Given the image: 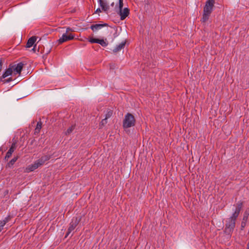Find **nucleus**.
<instances>
[{
  "mask_svg": "<svg viewBox=\"0 0 249 249\" xmlns=\"http://www.w3.org/2000/svg\"><path fill=\"white\" fill-rule=\"evenodd\" d=\"M2 60H0V71L2 70Z\"/></svg>",
  "mask_w": 249,
  "mask_h": 249,
  "instance_id": "cd10ccee",
  "label": "nucleus"
},
{
  "mask_svg": "<svg viewBox=\"0 0 249 249\" xmlns=\"http://www.w3.org/2000/svg\"><path fill=\"white\" fill-rule=\"evenodd\" d=\"M123 0H119V9L122 10L123 7Z\"/></svg>",
  "mask_w": 249,
  "mask_h": 249,
  "instance_id": "a878e982",
  "label": "nucleus"
},
{
  "mask_svg": "<svg viewBox=\"0 0 249 249\" xmlns=\"http://www.w3.org/2000/svg\"><path fill=\"white\" fill-rule=\"evenodd\" d=\"M249 215V208H248L244 212V216L243 218V221L241 222V229L243 230L246 225V222L248 219V216Z\"/></svg>",
  "mask_w": 249,
  "mask_h": 249,
  "instance_id": "1a4fd4ad",
  "label": "nucleus"
},
{
  "mask_svg": "<svg viewBox=\"0 0 249 249\" xmlns=\"http://www.w3.org/2000/svg\"><path fill=\"white\" fill-rule=\"evenodd\" d=\"M125 43V41L121 42L120 44L116 46V47L113 49V52L114 53H116L121 51L122 49H123L124 47Z\"/></svg>",
  "mask_w": 249,
  "mask_h": 249,
  "instance_id": "4468645a",
  "label": "nucleus"
},
{
  "mask_svg": "<svg viewBox=\"0 0 249 249\" xmlns=\"http://www.w3.org/2000/svg\"><path fill=\"white\" fill-rule=\"evenodd\" d=\"M74 37V36L72 34L67 35V33L63 34L61 37L58 40L59 43H62L69 40H72Z\"/></svg>",
  "mask_w": 249,
  "mask_h": 249,
  "instance_id": "0eeeda50",
  "label": "nucleus"
},
{
  "mask_svg": "<svg viewBox=\"0 0 249 249\" xmlns=\"http://www.w3.org/2000/svg\"><path fill=\"white\" fill-rule=\"evenodd\" d=\"M12 67L10 66V65L9 66V67L6 70V71H4V72L2 75L1 77L3 79L5 78L6 77L11 75L13 73L12 70Z\"/></svg>",
  "mask_w": 249,
  "mask_h": 249,
  "instance_id": "ddd939ff",
  "label": "nucleus"
},
{
  "mask_svg": "<svg viewBox=\"0 0 249 249\" xmlns=\"http://www.w3.org/2000/svg\"><path fill=\"white\" fill-rule=\"evenodd\" d=\"M98 2L103 11L107 12L109 10V6L106 0H99Z\"/></svg>",
  "mask_w": 249,
  "mask_h": 249,
  "instance_id": "6e6552de",
  "label": "nucleus"
},
{
  "mask_svg": "<svg viewBox=\"0 0 249 249\" xmlns=\"http://www.w3.org/2000/svg\"><path fill=\"white\" fill-rule=\"evenodd\" d=\"M70 31H71V29L70 27L67 28L66 33H68Z\"/></svg>",
  "mask_w": 249,
  "mask_h": 249,
  "instance_id": "c756f323",
  "label": "nucleus"
},
{
  "mask_svg": "<svg viewBox=\"0 0 249 249\" xmlns=\"http://www.w3.org/2000/svg\"><path fill=\"white\" fill-rule=\"evenodd\" d=\"M81 221V218L78 217H73L70 224L67 233L66 235V237L69 235V234L74 230L76 226L78 225L80 221Z\"/></svg>",
  "mask_w": 249,
  "mask_h": 249,
  "instance_id": "39448f33",
  "label": "nucleus"
},
{
  "mask_svg": "<svg viewBox=\"0 0 249 249\" xmlns=\"http://www.w3.org/2000/svg\"><path fill=\"white\" fill-rule=\"evenodd\" d=\"M101 12V9L99 8H97L96 9V10L95 11V13H99V12Z\"/></svg>",
  "mask_w": 249,
  "mask_h": 249,
  "instance_id": "c85d7f7f",
  "label": "nucleus"
},
{
  "mask_svg": "<svg viewBox=\"0 0 249 249\" xmlns=\"http://www.w3.org/2000/svg\"><path fill=\"white\" fill-rule=\"evenodd\" d=\"M12 153L7 151L6 153V156L5 157V160H8L10 157H11Z\"/></svg>",
  "mask_w": 249,
  "mask_h": 249,
  "instance_id": "393cba45",
  "label": "nucleus"
},
{
  "mask_svg": "<svg viewBox=\"0 0 249 249\" xmlns=\"http://www.w3.org/2000/svg\"><path fill=\"white\" fill-rule=\"evenodd\" d=\"M42 122L41 121H39L37 123L36 126L34 131L35 135H37L39 133L42 128Z\"/></svg>",
  "mask_w": 249,
  "mask_h": 249,
  "instance_id": "2eb2a0df",
  "label": "nucleus"
},
{
  "mask_svg": "<svg viewBox=\"0 0 249 249\" xmlns=\"http://www.w3.org/2000/svg\"><path fill=\"white\" fill-rule=\"evenodd\" d=\"M50 158L51 156L49 155H44L41 157L40 159L35 161L33 164L29 165L26 169V172H30L34 171L39 166L44 164Z\"/></svg>",
  "mask_w": 249,
  "mask_h": 249,
  "instance_id": "7ed1b4c3",
  "label": "nucleus"
},
{
  "mask_svg": "<svg viewBox=\"0 0 249 249\" xmlns=\"http://www.w3.org/2000/svg\"><path fill=\"white\" fill-rule=\"evenodd\" d=\"M3 79V78H2V77H1H1H0V82H2V79Z\"/></svg>",
  "mask_w": 249,
  "mask_h": 249,
  "instance_id": "7c9ffc66",
  "label": "nucleus"
},
{
  "mask_svg": "<svg viewBox=\"0 0 249 249\" xmlns=\"http://www.w3.org/2000/svg\"><path fill=\"white\" fill-rule=\"evenodd\" d=\"M242 206L243 203L241 201L238 202L234 213L230 217L226 220L224 230L226 234L230 235L232 232L235 228V221L242 209Z\"/></svg>",
  "mask_w": 249,
  "mask_h": 249,
  "instance_id": "f257e3e1",
  "label": "nucleus"
},
{
  "mask_svg": "<svg viewBox=\"0 0 249 249\" xmlns=\"http://www.w3.org/2000/svg\"><path fill=\"white\" fill-rule=\"evenodd\" d=\"M18 157L13 158L6 165V167L11 168L18 159Z\"/></svg>",
  "mask_w": 249,
  "mask_h": 249,
  "instance_id": "dca6fc26",
  "label": "nucleus"
},
{
  "mask_svg": "<svg viewBox=\"0 0 249 249\" xmlns=\"http://www.w3.org/2000/svg\"><path fill=\"white\" fill-rule=\"evenodd\" d=\"M99 40V39L91 38L89 39V42H90L91 43H98Z\"/></svg>",
  "mask_w": 249,
  "mask_h": 249,
  "instance_id": "4be33fe9",
  "label": "nucleus"
},
{
  "mask_svg": "<svg viewBox=\"0 0 249 249\" xmlns=\"http://www.w3.org/2000/svg\"><path fill=\"white\" fill-rule=\"evenodd\" d=\"M215 0H207L203 8V16L201 19L202 22H206L213 11Z\"/></svg>",
  "mask_w": 249,
  "mask_h": 249,
  "instance_id": "f03ea898",
  "label": "nucleus"
},
{
  "mask_svg": "<svg viewBox=\"0 0 249 249\" xmlns=\"http://www.w3.org/2000/svg\"><path fill=\"white\" fill-rule=\"evenodd\" d=\"M129 14V9L127 8H125L123 11L120 10L119 15L120 16V19L124 20Z\"/></svg>",
  "mask_w": 249,
  "mask_h": 249,
  "instance_id": "9d476101",
  "label": "nucleus"
},
{
  "mask_svg": "<svg viewBox=\"0 0 249 249\" xmlns=\"http://www.w3.org/2000/svg\"><path fill=\"white\" fill-rule=\"evenodd\" d=\"M13 80V78L12 77H10V78H8V79H5V78L3 79L2 80V82L3 84H5L6 83H9Z\"/></svg>",
  "mask_w": 249,
  "mask_h": 249,
  "instance_id": "5701e85b",
  "label": "nucleus"
},
{
  "mask_svg": "<svg viewBox=\"0 0 249 249\" xmlns=\"http://www.w3.org/2000/svg\"><path fill=\"white\" fill-rule=\"evenodd\" d=\"M107 24L106 23L104 24H96L91 25L90 29L93 31L96 32L101 29L102 28L107 26Z\"/></svg>",
  "mask_w": 249,
  "mask_h": 249,
  "instance_id": "9b49d317",
  "label": "nucleus"
},
{
  "mask_svg": "<svg viewBox=\"0 0 249 249\" xmlns=\"http://www.w3.org/2000/svg\"><path fill=\"white\" fill-rule=\"evenodd\" d=\"M98 44H100L103 47H106L108 45L107 42L104 39H99Z\"/></svg>",
  "mask_w": 249,
  "mask_h": 249,
  "instance_id": "6ab92c4d",
  "label": "nucleus"
},
{
  "mask_svg": "<svg viewBox=\"0 0 249 249\" xmlns=\"http://www.w3.org/2000/svg\"><path fill=\"white\" fill-rule=\"evenodd\" d=\"M3 227H4V226L0 222V232L3 230Z\"/></svg>",
  "mask_w": 249,
  "mask_h": 249,
  "instance_id": "bb28decb",
  "label": "nucleus"
},
{
  "mask_svg": "<svg viewBox=\"0 0 249 249\" xmlns=\"http://www.w3.org/2000/svg\"><path fill=\"white\" fill-rule=\"evenodd\" d=\"M11 216L10 215H8L3 220H1L0 222L4 226L5 225L11 220Z\"/></svg>",
  "mask_w": 249,
  "mask_h": 249,
  "instance_id": "f3484780",
  "label": "nucleus"
},
{
  "mask_svg": "<svg viewBox=\"0 0 249 249\" xmlns=\"http://www.w3.org/2000/svg\"><path fill=\"white\" fill-rule=\"evenodd\" d=\"M74 128H75L74 125H72L65 132V135H70L73 131Z\"/></svg>",
  "mask_w": 249,
  "mask_h": 249,
  "instance_id": "a211bd4d",
  "label": "nucleus"
},
{
  "mask_svg": "<svg viewBox=\"0 0 249 249\" xmlns=\"http://www.w3.org/2000/svg\"><path fill=\"white\" fill-rule=\"evenodd\" d=\"M107 120L105 118L103 119L100 124V126H104L105 124H106L107 123Z\"/></svg>",
  "mask_w": 249,
  "mask_h": 249,
  "instance_id": "b1692460",
  "label": "nucleus"
},
{
  "mask_svg": "<svg viewBox=\"0 0 249 249\" xmlns=\"http://www.w3.org/2000/svg\"><path fill=\"white\" fill-rule=\"evenodd\" d=\"M32 50H33V51H35V47Z\"/></svg>",
  "mask_w": 249,
  "mask_h": 249,
  "instance_id": "473e14b6",
  "label": "nucleus"
},
{
  "mask_svg": "<svg viewBox=\"0 0 249 249\" xmlns=\"http://www.w3.org/2000/svg\"><path fill=\"white\" fill-rule=\"evenodd\" d=\"M112 114H113V111L112 110H109L107 111V113L105 115V118L107 120L108 118L111 117Z\"/></svg>",
  "mask_w": 249,
  "mask_h": 249,
  "instance_id": "412c9836",
  "label": "nucleus"
},
{
  "mask_svg": "<svg viewBox=\"0 0 249 249\" xmlns=\"http://www.w3.org/2000/svg\"><path fill=\"white\" fill-rule=\"evenodd\" d=\"M36 40V36H33L31 37H30L26 45V47L27 48H30L35 43V42Z\"/></svg>",
  "mask_w": 249,
  "mask_h": 249,
  "instance_id": "f8f14e48",
  "label": "nucleus"
},
{
  "mask_svg": "<svg viewBox=\"0 0 249 249\" xmlns=\"http://www.w3.org/2000/svg\"><path fill=\"white\" fill-rule=\"evenodd\" d=\"M24 65V63L22 62H20L15 64H10V66L12 67V70L13 74L17 75L18 74L20 75Z\"/></svg>",
  "mask_w": 249,
  "mask_h": 249,
  "instance_id": "423d86ee",
  "label": "nucleus"
},
{
  "mask_svg": "<svg viewBox=\"0 0 249 249\" xmlns=\"http://www.w3.org/2000/svg\"><path fill=\"white\" fill-rule=\"evenodd\" d=\"M114 2H112V3L111 4V5L112 6H114Z\"/></svg>",
  "mask_w": 249,
  "mask_h": 249,
  "instance_id": "2f4dec72",
  "label": "nucleus"
},
{
  "mask_svg": "<svg viewBox=\"0 0 249 249\" xmlns=\"http://www.w3.org/2000/svg\"><path fill=\"white\" fill-rule=\"evenodd\" d=\"M16 148V143L14 142L12 144L10 148H9V149L8 150V151L13 153L14 152V151L15 150Z\"/></svg>",
  "mask_w": 249,
  "mask_h": 249,
  "instance_id": "aec40b11",
  "label": "nucleus"
},
{
  "mask_svg": "<svg viewBox=\"0 0 249 249\" xmlns=\"http://www.w3.org/2000/svg\"><path fill=\"white\" fill-rule=\"evenodd\" d=\"M135 119L134 116L129 113H127L124 116L123 120V125L124 128H128L133 126L135 124Z\"/></svg>",
  "mask_w": 249,
  "mask_h": 249,
  "instance_id": "20e7f679",
  "label": "nucleus"
}]
</instances>
